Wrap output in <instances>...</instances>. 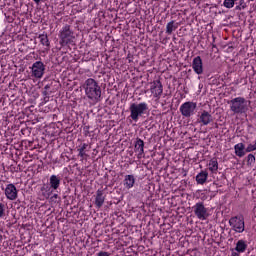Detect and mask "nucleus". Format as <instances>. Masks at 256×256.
Instances as JSON below:
<instances>
[{
	"mask_svg": "<svg viewBox=\"0 0 256 256\" xmlns=\"http://www.w3.org/2000/svg\"><path fill=\"white\" fill-rule=\"evenodd\" d=\"M83 89L85 90L87 99L92 101V103H99L103 99V92L97 80L88 78L83 84Z\"/></svg>",
	"mask_w": 256,
	"mask_h": 256,
	"instance_id": "f257e3e1",
	"label": "nucleus"
},
{
	"mask_svg": "<svg viewBox=\"0 0 256 256\" xmlns=\"http://www.w3.org/2000/svg\"><path fill=\"white\" fill-rule=\"evenodd\" d=\"M130 116L129 118L132 119L135 123L139 121V117H142L149 111V105L145 102L141 103H131L129 106Z\"/></svg>",
	"mask_w": 256,
	"mask_h": 256,
	"instance_id": "f03ea898",
	"label": "nucleus"
},
{
	"mask_svg": "<svg viewBox=\"0 0 256 256\" xmlns=\"http://www.w3.org/2000/svg\"><path fill=\"white\" fill-rule=\"evenodd\" d=\"M228 105H230V111H233L234 115H243V113L249 111L247 100L243 97H237L228 101Z\"/></svg>",
	"mask_w": 256,
	"mask_h": 256,
	"instance_id": "7ed1b4c3",
	"label": "nucleus"
},
{
	"mask_svg": "<svg viewBox=\"0 0 256 256\" xmlns=\"http://www.w3.org/2000/svg\"><path fill=\"white\" fill-rule=\"evenodd\" d=\"M59 44L61 47H67V45H71L73 40L75 39V33L71 30L70 25H65L59 33Z\"/></svg>",
	"mask_w": 256,
	"mask_h": 256,
	"instance_id": "20e7f679",
	"label": "nucleus"
},
{
	"mask_svg": "<svg viewBox=\"0 0 256 256\" xmlns=\"http://www.w3.org/2000/svg\"><path fill=\"white\" fill-rule=\"evenodd\" d=\"M192 211L195 217H197V219H199L200 221H207L211 216V214L209 213V208L205 207L204 202H197L192 207Z\"/></svg>",
	"mask_w": 256,
	"mask_h": 256,
	"instance_id": "39448f33",
	"label": "nucleus"
},
{
	"mask_svg": "<svg viewBox=\"0 0 256 256\" xmlns=\"http://www.w3.org/2000/svg\"><path fill=\"white\" fill-rule=\"evenodd\" d=\"M197 110V103L195 102H185L180 106V113L182 117H192V115H195V111Z\"/></svg>",
	"mask_w": 256,
	"mask_h": 256,
	"instance_id": "423d86ee",
	"label": "nucleus"
},
{
	"mask_svg": "<svg viewBox=\"0 0 256 256\" xmlns=\"http://www.w3.org/2000/svg\"><path fill=\"white\" fill-rule=\"evenodd\" d=\"M31 69L32 77H35V79H41L45 75V64L42 61L34 62Z\"/></svg>",
	"mask_w": 256,
	"mask_h": 256,
	"instance_id": "0eeeda50",
	"label": "nucleus"
},
{
	"mask_svg": "<svg viewBox=\"0 0 256 256\" xmlns=\"http://www.w3.org/2000/svg\"><path fill=\"white\" fill-rule=\"evenodd\" d=\"M229 225L233 227L234 231L237 233H243L245 231V221L237 216L229 220Z\"/></svg>",
	"mask_w": 256,
	"mask_h": 256,
	"instance_id": "6e6552de",
	"label": "nucleus"
},
{
	"mask_svg": "<svg viewBox=\"0 0 256 256\" xmlns=\"http://www.w3.org/2000/svg\"><path fill=\"white\" fill-rule=\"evenodd\" d=\"M150 91L156 99H161V95H163V84L161 80H154L151 83Z\"/></svg>",
	"mask_w": 256,
	"mask_h": 256,
	"instance_id": "1a4fd4ad",
	"label": "nucleus"
},
{
	"mask_svg": "<svg viewBox=\"0 0 256 256\" xmlns=\"http://www.w3.org/2000/svg\"><path fill=\"white\" fill-rule=\"evenodd\" d=\"M18 193L19 191L17 190V187L14 186V184H8L5 188V195L9 201H15V199L18 197Z\"/></svg>",
	"mask_w": 256,
	"mask_h": 256,
	"instance_id": "9d476101",
	"label": "nucleus"
},
{
	"mask_svg": "<svg viewBox=\"0 0 256 256\" xmlns=\"http://www.w3.org/2000/svg\"><path fill=\"white\" fill-rule=\"evenodd\" d=\"M198 117V123L201 125L207 126L209 123H213V116L207 110H202Z\"/></svg>",
	"mask_w": 256,
	"mask_h": 256,
	"instance_id": "9b49d317",
	"label": "nucleus"
},
{
	"mask_svg": "<svg viewBox=\"0 0 256 256\" xmlns=\"http://www.w3.org/2000/svg\"><path fill=\"white\" fill-rule=\"evenodd\" d=\"M192 69L196 75H203V60L201 56H197L192 61Z\"/></svg>",
	"mask_w": 256,
	"mask_h": 256,
	"instance_id": "f8f14e48",
	"label": "nucleus"
},
{
	"mask_svg": "<svg viewBox=\"0 0 256 256\" xmlns=\"http://www.w3.org/2000/svg\"><path fill=\"white\" fill-rule=\"evenodd\" d=\"M135 153H138V159H142L145 155V142L141 138H137L134 145Z\"/></svg>",
	"mask_w": 256,
	"mask_h": 256,
	"instance_id": "ddd939ff",
	"label": "nucleus"
},
{
	"mask_svg": "<svg viewBox=\"0 0 256 256\" xmlns=\"http://www.w3.org/2000/svg\"><path fill=\"white\" fill-rule=\"evenodd\" d=\"M61 187V177L57 175L50 176V189L57 191Z\"/></svg>",
	"mask_w": 256,
	"mask_h": 256,
	"instance_id": "4468645a",
	"label": "nucleus"
},
{
	"mask_svg": "<svg viewBox=\"0 0 256 256\" xmlns=\"http://www.w3.org/2000/svg\"><path fill=\"white\" fill-rule=\"evenodd\" d=\"M103 190H97L96 191V197H95V206L97 209H101L103 207V203H105V197L103 196Z\"/></svg>",
	"mask_w": 256,
	"mask_h": 256,
	"instance_id": "2eb2a0df",
	"label": "nucleus"
},
{
	"mask_svg": "<svg viewBox=\"0 0 256 256\" xmlns=\"http://www.w3.org/2000/svg\"><path fill=\"white\" fill-rule=\"evenodd\" d=\"M235 155L237 157H245L247 151H245V144L238 143L234 146Z\"/></svg>",
	"mask_w": 256,
	"mask_h": 256,
	"instance_id": "dca6fc26",
	"label": "nucleus"
},
{
	"mask_svg": "<svg viewBox=\"0 0 256 256\" xmlns=\"http://www.w3.org/2000/svg\"><path fill=\"white\" fill-rule=\"evenodd\" d=\"M208 177H209V173L207 171H201L196 176V182L198 183V185H205V183H207Z\"/></svg>",
	"mask_w": 256,
	"mask_h": 256,
	"instance_id": "f3484780",
	"label": "nucleus"
},
{
	"mask_svg": "<svg viewBox=\"0 0 256 256\" xmlns=\"http://www.w3.org/2000/svg\"><path fill=\"white\" fill-rule=\"evenodd\" d=\"M134 186H135V176L126 175L124 178V187H126V189H133Z\"/></svg>",
	"mask_w": 256,
	"mask_h": 256,
	"instance_id": "a211bd4d",
	"label": "nucleus"
},
{
	"mask_svg": "<svg viewBox=\"0 0 256 256\" xmlns=\"http://www.w3.org/2000/svg\"><path fill=\"white\" fill-rule=\"evenodd\" d=\"M179 27L178 23H175L174 20L170 21L166 25V33L167 35H172L173 31H176V29Z\"/></svg>",
	"mask_w": 256,
	"mask_h": 256,
	"instance_id": "6ab92c4d",
	"label": "nucleus"
},
{
	"mask_svg": "<svg viewBox=\"0 0 256 256\" xmlns=\"http://www.w3.org/2000/svg\"><path fill=\"white\" fill-rule=\"evenodd\" d=\"M208 167L212 173H217L219 169V162H217V158H212L208 163Z\"/></svg>",
	"mask_w": 256,
	"mask_h": 256,
	"instance_id": "aec40b11",
	"label": "nucleus"
},
{
	"mask_svg": "<svg viewBox=\"0 0 256 256\" xmlns=\"http://www.w3.org/2000/svg\"><path fill=\"white\" fill-rule=\"evenodd\" d=\"M235 251H237L238 253H245V251H247V244L245 243V241L239 240L236 243Z\"/></svg>",
	"mask_w": 256,
	"mask_h": 256,
	"instance_id": "412c9836",
	"label": "nucleus"
},
{
	"mask_svg": "<svg viewBox=\"0 0 256 256\" xmlns=\"http://www.w3.org/2000/svg\"><path fill=\"white\" fill-rule=\"evenodd\" d=\"M40 43L44 45L45 47H49V37L46 34H40L39 35Z\"/></svg>",
	"mask_w": 256,
	"mask_h": 256,
	"instance_id": "4be33fe9",
	"label": "nucleus"
},
{
	"mask_svg": "<svg viewBox=\"0 0 256 256\" xmlns=\"http://www.w3.org/2000/svg\"><path fill=\"white\" fill-rule=\"evenodd\" d=\"M242 9H247V3L245 0H239V5L235 7L236 11H242Z\"/></svg>",
	"mask_w": 256,
	"mask_h": 256,
	"instance_id": "5701e85b",
	"label": "nucleus"
},
{
	"mask_svg": "<svg viewBox=\"0 0 256 256\" xmlns=\"http://www.w3.org/2000/svg\"><path fill=\"white\" fill-rule=\"evenodd\" d=\"M223 5H224V7H226V9H233V7H235V1L234 0H224Z\"/></svg>",
	"mask_w": 256,
	"mask_h": 256,
	"instance_id": "b1692460",
	"label": "nucleus"
},
{
	"mask_svg": "<svg viewBox=\"0 0 256 256\" xmlns=\"http://www.w3.org/2000/svg\"><path fill=\"white\" fill-rule=\"evenodd\" d=\"M253 163H255V155L249 154L247 156V165H248V167H251L253 165Z\"/></svg>",
	"mask_w": 256,
	"mask_h": 256,
	"instance_id": "393cba45",
	"label": "nucleus"
},
{
	"mask_svg": "<svg viewBox=\"0 0 256 256\" xmlns=\"http://www.w3.org/2000/svg\"><path fill=\"white\" fill-rule=\"evenodd\" d=\"M51 195H53V190H47L45 192H42V196L44 199H50Z\"/></svg>",
	"mask_w": 256,
	"mask_h": 256,
	"instance_id": "a878e982",
	"label": "nucleus"
},
{
	"mask_svg": "<svg viewBox=\"0 0 256 256\" xmlns=\"http://www.w3.org/2000/svg\"><path fill=\"white\" fill-rule=\"evenodd\" d=\"M49 199H50L51 203H57V199H59V201H61V197H59V194H54Z\"/></svg>",
	"mask_w": 256,
	"mask_h": 256,
	"instance_id": "bb28decb",
	"label": "nucleus"
},
{
	"mask_svg": "<svg viewBox=\"0 0 256 256\" xmlns=\"http://www.w3.org/2000/svg\"><path fill=\"white\" fill-rule=\"evenodd\" d=\"M5 216V204L0 203V217Z\"/></svg>",
	"mask_w": 256,
	"mask_h": 256,
	"instance_id": "cd10ccee",
	"label": "nucleus"
},
{
	"mask_svg": "<svg viewBox=\"0 0 256 256\" xmlns=\"http://www.w3.org/2000/svg\"><path fill=\"white\" fill-rule=\"evenodd\" d=\"M40 191L43 193L45 191H51V187H49L48 185H43L40 189Z\"/></svg>",
	"mask_w": 256,
	"mask_h": 256,
	"instance_id": "c85d7f7f",
	"label": "nucleus"
},
{
	"mask_svg": "<svg viewBox=\"0 0 256 256\" xmlns=\"http://www.w3.org/2000/svg\"><path fill=\"white\" fill-rule=\"evenodd\" d=\"M97 256H111V253L105 252V251H100Z\"/></svg>",
	"mask_w": 256,
	"mask_h": 256,
	"instance_id": "c756f323",
	"label": "nucleus"
},
{
	"mask_svg": "<svg viewBox=\"0 0 256 256\" xmlns=\"http://www.w3.org/2000/svg\"><path fill=\"white\" fill-rule=\"evenodd\" d=\"M88 147H89V144L84 143V144H82V146H81L80 148H78V149H80L81 151H85V149H87Z\"/></svg>",
	"mask_w": 256,
	"mask_h": 256,
	"instance_id": "7c9ffc66",
	"label": "nucleus"
},
{
	"mask_svg": "<svg viewBox=\"0 0 256 256\" xmlns=\"http://www.w3.org/2000/svg\"><path fill=\"white\" fill-rule=\"evenodd\" d=\"M78 152H79V157H84L86 154H85V151L84 150H80L79 148H78Z\"/></svg>",
	"mask_w": 256,
	"mask_h": 256,
	"instance_id": "2f4dec72",
	"label": "nucleus"
},
{
	"mask_svg": "<svg viewBox=\"0 0 256 256\" xmlns=\"http://www.w3.org/2000/svg\"><path fill=\"white\" fill-rule=\"evenodd\" d=\"M231 256H239V252L233 251L232 254H231Z\"/></svg>",
	"mask_w": 256,
	"mask_h": 256,
	"instance_id": "473e14b6",
	"label": "nucleus"
},
{
	"mask_svg": "<svg viewBox=\"0 0 256 256\" xmlns=\"http://www.w3.org/2000/svg\"><path fill=\"white\" fill-rule=\"evenodd\" d=\"M44 89H45V91H47V90L51 89V86H50V85H46V86L44 87Z\"/></svg>",
	"mask_w": 256,
	"mask_h": 256,
	"instance_id": "72a5a7b5",
	"label": "nucleus"
},
{
	"mask_svg": "<svg viewBox=\"0 0 256 256\" xmlns=\"http://www.w3.org/2000/svg\"><path fill=\"white\" fill-rule=\"evenodd\" d=\"M3 241V235L0 234V243Z\"/></svg>",
	"mask_w": 256,
	"mask_h": 256,
	"instance_id": "f704fd0d",
	"label": "nucleus"
},
{
	"mask_svg": "<svg viewBox=\"0 0 256 256\" xmlns=\"http://www.w3.org/2000/svg\"><path fill=\"white\" fill-rule=\"evenodd\" d=\"M35 1L37 4L41 3V0H33Z\"/></svg>",
	"mask_w": 256,
	"mask_h": 256,
	"instance_id": "c9c22d12",
	"label": "nucleus"
},
{
	"mask_svg": "<svg viewBox=\"0 0 256 256\" xmlns=\"http://www.w3.org/2000/svg\"><path fill=\"white\" fill-rule=\"evenodd\" d=\"M43 95H48V93H47V90H45L44 92H43Z\"/></svg>",
	"mask_w": 256,
	"mask_h": 256,
	"instance_id": "e433bc0d",
	"label": "nucleus"
},
{
	"mask_svg": "<svg viewBox=\"0 0 256 256\" xmlns=\"http://www.w3.org/2000/svg\"><path fill=\"white\" fill-rule=\"evenodd\" d=\"M217 47V45L215 44H212V48L215 49Z\"/></svg>",
	"mask_w": 256,
	"mask_h": 256,
	"instance_id": "4c0bfd02",
	"label": "nucleus"
},
{
	"mask_svg": "<svg viewBox=\"0 0 256 256\" xmlns=\"http://www.w3.org/2000/svg\"><path fill=\"white\" fill-rule=\"evenodd\" d=\"M215 127H216V129H217V128L219 127V124L216 123V124H215Z\"/></svg>",
	"mask_w": 256,
	"mask_h": 256,
	"instance_id": "58836bf2",
	"label": "nucleus"
},
{
	"mask_svg": "<svg viewBox=\"0 0 256 256\" xmlns=\"http://www.w3.org/2000/svg\"><path fill=\"white\" fill-rule=\"evenodd\" d=\"M249 1H255V0H249Z\"/></svg>",
	"mask_w": 256,
	"mask_h": 256,
	"instance_id": "ea45409f",
	"label": "nucleus"
},
{
	"mask_svg": "<svg viewBox=\"0 0 256 256\" xmlns=\"http://www.w3.org/2000/svg\"><path fill=\"white\" fill-rule=\"evenodd\" d=\"M234 1H237V0H234Z\"/></svg>",
	"mask_w": 256,
	"mask_h": 256,
	"instance_id": "a19ab883",
	"label": "nucleus"
}]
</instances>
